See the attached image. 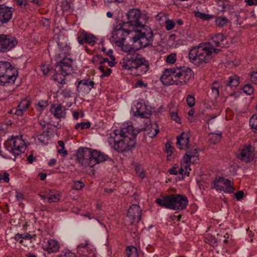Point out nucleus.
<instances>
[{
  "label": "nucleus",
  "mask_w": 257,
  "mask_h": 257,
  "mask_svg": "<svg viewBox=\"0 0 257 257\" xmlns=\"http://www.w3.org/2000/svg\"><path fill=\"white\" fill-rule=\"evenodd\" d=\"M129 39L133 40L134 44L138 49L151 45L153 41L154 34L152 30L147 33L139 30H133L130 33Z\"/></svg>",
  "instance_id": "obj_8"
},
{
  "label": "nucleus",
  "mask_w": 257,
  "mask_h": 257,
  "mask_svg": "<svg viewBox=\"0 0 257 257\" xmlns=\"http://www.w3.org/2000/svg\"><path fill=\"white\" fill-rule=\"evenodd\" d=\"M244 192L242 191H239L235 194V197L237 200H239L242 198Z\"/></svg>",
  "instance_id": "obj_60"
},
{
  "label": "nucleus",
  "mask_w": 257,
  "mask_h": 257,
  "mask_svg": "<svg viewBox=\"0 0 257 257\" xmlns=\"http://www.w3.org/2000/svg\"><path fill=\"white\" fill-rule=\"evenodd\" d=\"M139 132V130H135L133 125L123 124L120 130H115L110 134L108 141L110 144L113 143V147L118 152L128 151L135 147L136 137Z\"/></svg>",
  "instance_id": "obj_1"
},
{
  "label": "nucleus",
  "mask_w": 257,
  "mask_h": 257,
  "mask_svg": "<svg viewBox=\"0 0 257 257\" xmlns=\"http://www.w3.org/2000/svg\"><path fill=\"white\" fill-rule=\"evenodd\" d=\"M57 43L58 45V53L56 56V59L67 58L66 56L70 54L71 48L64 38H58Z\"/></svg>",
  "instance_id": "obj_16"
},
{
  "label": "nucleus",
  "mask_w": 257,
  "mask_h": 257,
  "mask_svg": "<svg viewBox=\"0 0 257 257\" xmlns=\"http://www.w3.org/2000/svg\"><path fill=\"white\" fill-rule=\"evenodd\" d=\"M39 124L42 126V128H45L46 126L48 128H50V126H51L52 125L51 123H47L45 121L43 120H39Z\"/></svg>",
  "instance_id": "obj_59"
},
{
  "label": "nucleus",
  "mask_w": 257,
  "mask_h": 257,
  "mask_svg": "<svg viewBox=\"0 0 257 257\" xmlns=\"http://www.w3.org/2000/svg\"><path fill=\"white\" fill-rule=\"evenodd\" d=\"M212 184L216 190L223 191L226 193H232L234 190L233 183L222 177H216Z\"/></svg>",
  "instance_id": "obj_11"
},
{
  "label": "nucleus",
  "mask_w": 257,
  "mask_h": 257,
  "mask_svg": "<svg viewBox=\"0 0 257 257\" xmlns=\"http://www.w3.org/2000/svg\"><path fill=\"white\" fill-rule=\"evenodd\" d=\"M126 26L122 25H117L113 29L112 32V40L117 46H121L123 44V41H125L126 37L131 36L130 33L133 30H125L124 27Z\"/></svg>",
  "instance_id": "obj_10"
},
{
  "label": "nucleus",
  "mask_w": 257,
  "mask_h": 257,
  "mask_svg": "<svg viewBox=\"0 0 257 257\" xmlns=\"http://www.w3.org/2000/svg\"><path fill=\"white\" fill-rule=\"evenodd\" d=\"M91 155V163L92 164V167H93L95 164H98L100 162H103L107 160L108 156L104 154L98 152L96 150L90 149Z\"/></svg>",
  "instance_id": "obj_22"
},
{
  "label": "nucleus",
  "mask_w": 257,
  "mask_h": 257,
  "mask_svg": "<svg viewBox=\"0 0 257 257\" xmlns=\"http://www.w3.org/2000/svg\"><path fill=\"white\" fill-rule=\"evenodd\" d=\"M98 69L102 72V76H108L110 74L111 70L110 68H108L104 65H100L98 67Z\"/></svg>",
  "instance_id": "obj_42"
},
{
  "label": "nucleus",
  "mask_w": 257,
  "mask_h": 257,
  "mask_svg": "<svg viewBox=\"0 0 257 257\" xmlns=\"http://www.w3.org/2000/svg\"><path fill=\"white\" fill-rule=\"evenodd\" d=\"M61 10L63 12L71 13L74 9L73 4L71 3L70 0H65L61 3Z\"/></svg>",
  "instance_id": "obj_31"
},
{
  "label": "nucleus",
  "mask_w": 257,
  "mask_h": 257,
  "mask_svg": "<svg viewBox=\"0 0 257 257\" xmlns=\"http://www.w3.org/2000/svg\"><path fill=\"white\" fill-rule=\"evenodd\" d=\"M198 151L196 148H192L188 150L183 157V163H190L192 159L198 157Z\"/></svg>",
  "instance_id": "obj_27"
},
{
  "label": "nucleus",
  "mask_w": 257,
  "mask_h": 257,
  "mask_svg": "<svg viewBox=\"0 0 257 257\" xmlns=\"http://www.w3.org/2000/svg\"><path fill=\"white\" fill-rule=\"evenodd\" d=\"M243 92L246 93L248 95L251 94L253 92V88L251 85L250 84H246L242 88Z\"/></svg>",
  "instance_id": "obj_47"
},
{
  "label": "nucleus",
  "mask_w": 257,
  "mask_h": 257,
  "mask_svg": "<svg viewBox=\"0 0 257 257\" xmlns=\"http://www.w3.org/2000/svg\"><path fill=\"white\" fill-rule=\"evenodd\" d=\"M150 130L148 135L150 138L154 137L159 132L158 126L156 123L152 124Z\"/></svg>",
  "instance_id": "obj_40"
},
{
  "label": "nucleus",
  "mask_w": 257,
  "mask_h": 257,
  "mask_svg": "<svg viewBox=\"0 0 257 257\" xmlns=\"http://www.w3.org/2000/svg\"><path fill=\"white\" fill-rule=\"evenodd\" d=\"M7 150L12 153L15 156H17L24 153L26 146L22 137L16 136L8 139L5 144Z\"/></svg>",
  "instance_id": "obj_9"
},
{
  "label": "nucleus",
  "mask_w": 257,
  "mask_h": 257,
  "mask_svg": "<svg viewBox=\"0 0 257 257\" xmlns=\"http://www.w3.org/2000/svg\"><path fill=\"white\" fill-rule=\"evenodd\" d=\"M142 210L136 205H132L127 210V217L137 222L141 220Z\"/></svg>",
  "instance_id": "obj_21"
},
{
  "label": "nucleus",
  "mask_w": 257,
  "mask_h": 257,
  "mask_svg": "<svg viewBox=\"0 0 257 257\" xmlns=\"http://www.w3.org/2000/svg\"><path fill=\"white\" fill-rule=\"evenodd\" d=\"M41 69L44 75H46L50 71L49 67L46 65H42Z\"/></svg>",
  "instance_id": "obj_61"
},
{
  "label": "nucleus",
  "mask_w": 257,
  "mask_h": 257,
  "mask_svg": "<svg viewBox=\"0 0 257 257\" xmlns=\"http://www.w3.org/2000/svg\"><path fill=\"white\" fill-rule=\"evenodd\" d=\"M178 166L177 165H175L173 167L171 168L169 170L168 172L170 174L172 175H176L178 174Z\"/></svg>",
  "instance_id": "obj_57"
},
{
  "label": "nucleus",
  "mask_w": 257,
  "mask_h": 257,
  "mask_svg": "<svg viewBox=\"0 0 257 257\" xmlns=\"http://www.w3.org/2000/svg\"><path fill=\"white\" fill-rule=\"evenodd\" d=\"M194 14H195V16L196 17L199 18L204 21L205 20L209 21L214 18V15H209L208 14L201 13L199 11L195 12Z\"/></svg>",
  "instance_id": "obj_37"
},
{
  "label": "nucleus",
  "mask_w": 257,
  "mask_h": 257,
  "mask_svg": "<svg viewBox=\"0 0 257 257\" xmlns=\"http://www.w3.org/2000/svg\"><path fill=\"white\" fill-rule=\"evenodd\" d=\"M14 9L5 5H0V26L7 24L12 18Z\"/></svg>",
  "instance_id": "obj_17"
},
{
  "label": "nucleus",
  "mask_w": 257,
  "mask_h": 257,
  "mask_svg": "<svg viewBox=\"0 0 257 257\" xmlns=\"http://www.w3.org/2000/svg\"><path fill=\"white\" fill-rule=\"evenodd\" d=\"M210 46L211 49L210 50H209V51H211V59H212V57L213 56H214L215 55L217 54L220 51V50L219 49L214 48H213V47H214V45L210 43Z\"/></svg>",
  "instance_id": "obj_54"
},
{
  "label": "nucleus",
  "mask_w": 257,
  "mask_h": 257,
  "mask_svg": "<svg viewBox=\"0 0 257 257\" xmlns=\"http://www.w3.org/2000/svg\"><path fill=\"white\" fill-rule=\"evenodd\" d=\"M231 6L227 1H220L218 3V10L220 12H224L230 10Z\"/></svg>",
  "instance_id": "obj_35"
},
{
  "label": "nucleus",
  "mask_w": 257,
  "mask_h": 257,
  "mask_svg": "<svg viewBox=\"0 0 257 257\" xmlns=\"http://www.w3.org/2000/svg\"><path fill=\"white\" fill-rule=\"evenodd\" d=\"M47 103L46 101H40L38 103V106L37 109L39 110V111H41L43 110L47 106Z\"/></svg>",
  "instance_id": "obj_53"
},
{
  "label": "nucleus",
  "mask_w": 257,
  "mask_h": 257,
  "mask_svg": "<svg viewBox=\"0 0 257 257\" xmlns=\"http://www.w3.org/2000/svg\"><path fill=\"white\" fill-rule=\"evenodd\" d=\"M170 116L171 119L176 122L181 123V119L178 115V113L176 111L170 112Z\"/></svg>",
  "instance_id": "obj_49"
},
{
  "label": "nucleus",
  "mask_w": 257,
  "mask_h": 257,
  "mask_svg": "<svg viewBox=\"0 0 257 257\" xmlns=\"http://www.w3.org/2000/svg\"><path fill=\"white\" fill-rule=\"evenodd\" d=\"M45 192L48 196L47 200L49 203L57 202L60 199V194L57 191L47 189Z\"/></svg>",
  "instance_id": "obj_26"
},
{
  "label": "nucleus",
  "mask_w": 257,
  "mask_h": 257,
  "mask_svg": "<svg viewBox=\"0 0 257 257\" xmlns=\"http://www.w3.org/2000/svg\"><path fill=\"white\" fill-rule=\"evenodd\" d=\"M249 125L254 131H257V116H252L249 120Z\"/></svg>",
  "instance_id": "obj_44"
},
{
  "label": "nucleus",
  "mask_w": 257,
  "mask_h": 257,
  "mask_svg": "<svg viewBox=\"0 0 257 257\" xmlns=\"http://www.w3.org/2000/svg\"><path fill=\"white\" fill-rule=\"evenodd\" d=\"M30 105V102L27 99H24L21 101L15 111V114L18 116H22Z\"/></svg>",
  "instance_id": "obj_28"
},
{
  "label": "nucleus",
  "mask_w": 257,
  "mask_h": 257,
  "mask_svg": "<svg viewBox=\"0 0 257 257\" xmlns=\"http://www.w3.org/2000/svg\"><path fill=\"white\" fill-rule=\"evenodd\" d=\"M65 108L61 104H52L50 112L57 118H65L66 116Z\"/></svg>",
  "instance_id": "obj_24"
},
{
  "label": "nucleus",
  "mask_w": 257,
  "mask_h": 257,
  "mask_svg": "<svg viewBox=\"0 0 257 257\" xmlns=\"http://www.w3.org/2000/svg\"><path fill=\"white\" fill-rule=\"evenodd\" d=\"M94 82L89 79L79 81L77 85V91L82 94H88L94 87Z\"/></svg>",
  "instance_id": "obj_19"
},
{
  "label": "nucleus",
  "mask_w": 257,
  "mask_h": 257,
  "mask_svg": "<svg viewBox=\"0 0 257 257\" xmlns=\"http://www.w3.org/2000/svg\"><path fill=\"white\" fill-rule=\"evenodd\" d=\"M156 202L160 206L175 210H182L186 208L188 201L185 195L171 194L163 198H158Z\"/></svg>",
  "instance_id": "obj_5"
},
{
  "label": "nucleus",
  "mask_w": 257,
  "mask_h": 257,
  "mask_svg": "<svg viewBox=\"0 0 257 257\" xmlns=\"http://www.w3.org/2000/svg\"><path fill=\"white\" fill-rule=\"evenodd\" d=\"M63 85H62V86L60 87L62 88L61 94L63 95V97L65 98L72 97L73 96L72 88L68 85H67L65 87H64Z\"/></svg>",
  "instance_id": "obj_33"
},
{
  "label": "nucleus",
  "mask_w": 257,
  "mask_h": 257,
  "mask_svg": "<svg viewBox=\"0 0 257 257\" xmlns=\"http://www.w3.org/2000/svg\"><path fill=\"white\" fill-rule=\"evenodd\" d=\"M165 29L167 31L172 30L175 26V22L172 20H167L165 22Z\"/></svg>",
  "instance_id": "obj_46"
},
{
  "label": "nucleus",
  "mask_w": 257,
  "mask_h": 257,
  "mask_svg": "<svg viewBox=\"0 0 257 257\" xmlns=\"http://www.w3.org/2000/svg\"><path fill=\"white\" fill-rule=\"evenodd\" d=\"M90 149L88 148H79L76 154L78 162L82 166L92 167L90 159Z\"/></svg>",
  "instance_id": "obj_14"
},
{
  "label": "nucleus",
  "mask_w": 257,
  "mask_h": 257,
  "mask_svg": "<svg viewBox=\"0 0 257 257\" xmlns=\"http://www.w3.org/2000/svg\"><path fill=\"white\" fill-rule=\"evenodd\" d=\"M136 86L140 87H146L147 86V84H145L144 82V81H143L142 80H138L136 83Z\"/></svg>",
  "instance_id": "obj_63"
},
{
  "label": "nucleus",
  "mask_w": 257,
  "mask_h": 257,
  "mask_svg": "<svg viewBox=\"0 0 257 257\" xmlns=\"http://www.w3.org/2000/svg\"><path fill=\"white\" fill-rule=\"evenodd\" d=\"M209 141L213 144L218 143L221 138V134H211L209 135Z\"/></svg>",
  "instance_id": "obj_41"
},
{
  "label": "nucleus",
  "mask_w": 257,
  "mask_h": 257,
  "mask_svg": "<svg viewBox=\"0 0 257 257\" xmlns=\"http://www.w3.org/2000/svg\"><path fill=\"white\" fill-rule=\"evenodd\" d=\"M136 110L135 115L142 118H149L151 114V111L149 107L145 104L137 102L135 105Z\"/></svg>",
  "instance_id": "obj_20"
},
{
  "label": "nucleus",
  "mask_w": 257,
  "mask_h": 257,
  "mask_svg": "<svg viewBox=\"0 0 257 257\" xmlns=\"http://www.w3.org/2000/svg\"><path fill=\"white\" fill-rule=\"evenodd\" d=\"M2 180H3L5 182L8 183L10 181L9 174L5 172L3 174L0 173V182Z\"/></svg>",
  "instance_id": "obj_52"
},
{
  "label": "nucleus",
  "mask_w": 257,
  "mask_h": 257,
  "mask_svg": "<svg viewBox=\"0 0 257 257\" xmlns=\"http://www.w3.org/2000/svg\"><path fill=\"white\" fill-rule=\"evenodd\" d=\"M49 139L50 132L43 131V132L38 136V140L42 144L46 145L48 143Z\"/></svg>",
  "instance_id": "obj_32"
},
{
  "label": "nucleus",
  "mask_w": 257,
  "mask_h": 257,
  "mask_svg": "<svg viewBox=\"0 0 257 257\" xmlns=\"http://www.w3.org/2000/svg\"><path fill=\"white\" fill-rule=\"evenodd\" d=\"M248 6H257V0H244Z\"/></svg>",
  "instance_id": "obj_62"
},
{
  "label": "nucleus",
  "mask_w": 257,
  "mask_h": 257,
  "mask_svg": "<svg viewBox=\"0 0 257 257\" xmlns=\"http://www.w3.org/2000/svg\"><path fill=\"white\" fill-rule=\"evenodd\" d=\"M176 61V54L175 53H171L166 57V62L167 63L174 64Z\"/></svg>",
  "instance_id": "obj_45"
},
{
  "label": "nucleus",
  "mask_w": 257,
  "mask_h": 257,
  "mask_svg": "<svg viewBox=\"0 0 257 257\" xmlns=\"http://www.w3.org/2000/svg\"><path fill=\"white\" fill-rule=\"evenodd\" d=\"M127 257H139L138 250L136 247L130 246L126 248Z\"/></svg>",
  "instance_id": "obj_39"
},
{
  "label": "nucleus",
  "mask_w": 257,
  "mask_h": 257,
  "mask_svg": "<svg viewBox=\"0 0 257 257\" xmlns=\"http://www.w3.org/2000/svg\"><path fill=\"white\" fill-rule=\"evenodd\" d=\"M250 79L253 83L257 84V71L251 73Z\"/></svg>",
  "instance_id": "obj_58"
},
{
  "label": "nucleus",
  "mask_w": 257,
  "mask_h": 257,
  "mask_svg": "<svg viewBox=\"0 0 257 257\" xmlns=\"http://www.w3.org/2000/svg\"><path fill=\"white\" fill-rule=\"evenodd\" d=\"M189 138L188 135L184 132L177 137V145L180 150H187L189 148Z\"/></svg>",
  "instance_id": "obj_25"
},
{
  "label": "nucleus",
  "mask_w": 257,
  "mask_h": 257,
  "mask_svg": "<svg viewBox=\"0 0 257 257\" xmlns=\"http://www.w3.org/2000/svg\"><path fill=\"white\" fill-rule=\"evenodd\" d=\"M62 60L55 66V72H60L63 75H68L72 71V60L70 58H62Z\"/></svg>",
  "instance_id": "obj_15"
},
{
  "label": "nucleus",
  "mask_w": 257,
  "mask_h": 257,
  "mask_svg": "<svg viewBox=\"0 0 257 257\" xmlns=\"http://www.w3.org/2000/svg\"><path fill=\"white\" fill-rule=\"evenodd\" d=\"M121 64L123 69L130 71L136 76L146 74L150 67L149 62L144 57L138 54L134 58L123 60Z\"/></svg>",
  "instance_id": "obj_4"
},
{
  "label": "nucleus",
  "mask_w": 257,
  "mask_h": 257,
  "mask_svg": "<svg viewBox=\"0 0 257 257\" xmlns=\"http://www.w3.org/2000/svg\"><path fill=\"white\" fill-rule=\"evenodd\" d=\"M43 249L47 251L48 253H54L59 250L60 245L59 243L55 240L49 239L42 244Z\"/></svg>",
  "instance_id": "obj_23"
},
{
  "label": "nucleus",
  "mask_w": 257,
  "mask_h": 257,
  "mask_svg": "<svg viewBox=\"0 0 257 257\" xmlns=\"http://www.w3.org/2000/svg\"><path fill=\"white\" fill-rule=\"evenodd\" d=\"M90 127V123L89 122H82L80 123H77L75 126L76 130H79L80 128L81 130H84L85 128H88Z\"/></svg>",
  "instance_id": "obj_43"
},
{
  "label": "nucleus",
  "mask_w": 257,
  "mask_h": 257,
  "mask_svg": "<svg viewBox=\"0 0 257 257\" xmlns=\"http://www.w3.org/2000/svg\"><path fill=\"white\" fill-rule=\"evenodd\" d=\"M229 80L226 85L231 87H236L239 84V77L236 75L229 77Z\"/></svg>",
  "instance_id": "obj_38"
},
{
  "label": "nucleus",
  "mask_w": 257,
  "mask_h": 257,
  "mask_svg": "<svg viewBox=\"0 0 257 257\" xmlns=\"http://www.w3.org/2000/svg\"><path fill=\"white\" fill-rule=\"evenodd\" d=\"M66 75H63L62 73L60 72H55V73L53 75V79L60 83L62 85H64L66 84V81L64 77Z\"/></svg>",
  "instance_id": "obj_34"
},
{
  "label": "nucleus",
  "mask_w": 257,
  "mask_h": 257,
  "mask_svg": "<svg viewBox=\"0 0 257 257\" xmlns=\"http://www.w3.org/2000/svg\"><path fill=\"white\" fill-rule=\"evenodd\" d=\"M211 49L210 43H201L192 47L188 54L190 61L197 66L207 63L211 59Z\"/></svg>",
  "instance_id": "obj_3"
},
{
  "label": "nucleus",
  "mask_w": 257,
  "mask_h": 257,
  "mask_svg": "<svg viewBox=\"0 0 257 257\" xmlns=\"http://www.w3.org/2000/svg\"><path fill=\"white\" fill-rule=\"evenodd\" d=\"M189 163H184L183 164V168L184 169V175L189 176L190 173V171L191 170V169L190 168V165L189 164Z\"/></svg>",
  "instance_id": "obj_55"
},
{
  "label": "nucleus",
  "mask_w": 257,
  "mask_h": 257,
  "mask_svg": "<svg viewBox=\"0 0 257 257\" xmlns=\"http://www.w3.org/2000/svg\"><path fill=\"white\" fill-rule=\"evenodd\" d=\"M121 47V50L125 52H130L132 49V46L130 45H124V41H123V44L121 46H118Z\"/></svg>",
  "instance_id": "obj_51"
},
{
  "label": "nucleus",
  "mask_w": 257,
  "mask_h": 257,
  "mask_svg": "<svg viewBox=\"0 0 257 257\" xmlns=\"http://www.w3.org/2000/svg\"><path fill=\"white\" fill-rule=\"evenodd\" d=\"M126 17L127 21L123 23V25H128L133 29L143 27L148 21L147 15L138 9L130 10L126 13Z\"/></svg>",
  "instance_id": "obj_6"
},
{
  "label": "nucleus",
  "mask_w": 257,
  "mask_h": 257,
  "mask_svg": "<svg viewBox=\"0 0 257 257\" xmlns=\"http://www.w3.org/2000/svg\"><path fill=\"white\" fill-rule=\"evenodd\" d=\"M174 149V148L173 147H172L170 144H166V152L168 154V158L169 157V156H171L172 155V154L173 153V150Z\"/></svg>",
  "instance_id": "obj_56"
},
{
  "label": "nucleus",
  "mask_w": 257,
  "mask_h": 257,
  "mask_svg": "<svg viewBox=\"0 0 257 257\" xmlns=\"http://www.w3.org/2000/svg\"><path fill=\"white\" fill-rule=\"evenodd\" d=\"M224 37L222 33H218L212 38V44L215 47H220L224 46L223 41Z\"/></svg>",
  "instance_id": "obj_30"
},
{
  "label": "nucleus",
  "mask_w": 257,
  "mask_h": 257,
  "mask_svg": "<svg viewBox=\"0 0 257 257\" xmlns=\"http://www.w3.org/2000/svg\"><path fill=\"white\" fill-rule=\"evenodd\" d=\"M186 101H187V104L190 107L193 106L194 105L195 102V98H194V96H193L191 95H188L187 96Z\"/></svg>",
  "instance_id": "obj_50"
},
{
  "label": "nucleus",
  "mask_w": 257,
  "mask_h": 257,
  "mask_svg": "<svg viewBox=\"0 0 257 257\" xmlns=\"http://www.w3.org/2000/svg\"><path fill=\"white\" fill-rule=\"evenodd\" d=\"M17 43V40L15 37L0 35V51L7 52L14 48Z\"/></svg>",
  "instance_id": "obj_13"
},
{
  "label": "nucleus",
  "mask_w": 257,
  "mask_h": 257,
  "mask_svg": "<svg viewBox=\"0 0 257 257\" xmlns=\"http://www.w3.org/2000/svg\"><path fill=\"white\" fill-rule=\"evenodd\" d=\"M228 22V19L225 17L219 16L215 19V25L218 27H223L225 26Z\"/></svg>",
  "instance_id": "obj_36"
},
{
  "label": "nucleus",
  "mask_w": 257,
  "mask_h": 257,
  "mask_svg": "<svg viewBox=\"0 0 257 257\" xmlns=\"http://www.w3.org/2000/svg\"><path fill=\"white\" fill-rule=\"evenodd\" d=\"M96 39L94 35L87 33L84 31H80L77 33L78 43L81 45L85 43L89 45L94 46L96 43Z\"/></svg>",
  "instance_id": "obj_18"
},
{
  "label": "nucleus",
  "mask_w": 257,
  "mask_h": 257,
  "mask_svg": "<svg viewBox=\"0 0 257 257\" xmlns=\"http://www.w3.org/2000/svg\"><path fill=\"white\" fill-rule=\"evenodd\" d=\"M18 75L17 70L7 61H0V85L14 82Z\"/></svg>",
  "instance_id": "obj_7"
},
{
  "label": "nucleus",
  "mask_w": 257,
  "mask_h": 257,
  "mask_svg": "<svg viewBox=\"0 0 257 257\" xmlns=\"http://www.w3.org/2000/svg\"><path fill=\"white\" fill-rule=\"evenodd\" d=\"M236 157L241 161L250 162L255 157L254 148L250 145H245L240 148Z\"/></svg>",
  "instance_id": "obj_12"
},
{
  "label": "nucleus",
  "mask_w": 257,
  "mask_h": 257,
  "mask_svg": "<svg viewBox=\"0 0 257 257\" xmlns=\"http://www.w3.org/2000/svg\"><path fill=\"white\" fill-rule=\"evenodd\" d=\"M220 84L217 82H214L211 85V91L210 92L209 95L212 100H216L219 95V88Z\"/></svg>",
  "instance_id": "obj_29"
},
{
  "label": "nucleus",
  "mask_w": 257,
  "mask_h": 257,
  "mask_svg": "<svg viewBox=\"0 0 257 257\" xmlns=\"http://www.w3.org/2000/svg\"><path fill=\"white\" fill-rule=\"evenodd\" d=\"M193 75V71L188 67H175L165 69L160 79L166 85L182 86L187 84Z\"/></svg>",
  "instance_id": "obj_2"
},
{
  "label": "nucleus",
  "mask_w": 257,
  "mask_h": 257,
  "mask_svg": "<svg viewBox=\"0 0 257 257\" xmlns=\"http://www.w3.org/2000/svg\"><path fill=\"white\" fill-rule=\"evenodd\" d=\"M84 186V184L81 181H75L72 188L74 190L81 189Z\"/></svg>",
  "instance_id": "obj_48"
},
{
  "label": "nucleus",
  "mask_w": 257,
  "mask_h": 257,
  "mask_svg": "<svg viewBox=\"0 0 257 257\" xmlns=\"http://www.w3.org/2000/svg\"><path fill=\"white\" fill-rule=\"evenodd\" d=\"M21 235H22V239H31L33 238L32 235L29 234L28 233L21 234Z\"/></svg>",
  "instance_id": "obj_64"
}]
</instances>
